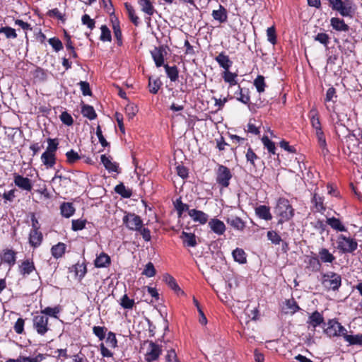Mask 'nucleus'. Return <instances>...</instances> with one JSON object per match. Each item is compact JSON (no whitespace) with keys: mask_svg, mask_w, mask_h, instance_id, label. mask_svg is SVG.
<instances>
[{"mask_svg":"<svg viewBox=\"0 0 362 362\" xmlns=\"http://www.w3.org/2000/svg\"><path fill=\"white\" fill-rule=\"evenodd\" d=\"M274 211L279 218L278 223L280 224L288 221L294 216V209L290 202L284 197H281L277 200Z\"/></svg>","mask_w":362,"mask_h":362,"instance_id":"obj_1","label":"nucleus"},{"mask_svg":"<svg viewBox=\"0 0 362 362\" xmlns=\"http://www.w3.org/2000/svg\"><path fill=\"white\" fill-rule=\"evenodd\" d=\"M337 248L344 254L352 253L358 248V243L356 239L351 237H346L343 234L337 236Z\"/></svg>","mask_w":362,"mask_h":362,"instance_id":"obj_2","label":"nucleus"},{"mask_svg":"<svg viewBox=\"0 0 362 362\" xmlns=\"http://www.w3.org/2000/svg\"><path fill=\"white\" fill-rule=\"evenodd\" d=\"M232 177V173L228 168L223 165H218L216 172V181L218 185L222 188L228 187Z\"/></svg>","mask_w":362,"mask_h":362,"instance_id":"obj_3","label":"nucleus"},{"mask_svg":"<svg viewBox=\"0 0 362 362\" xmlns=\"http://www.w3.org/2000/svg\"><path fill=\"white\" fill-rule=\"evenodd\" d=\"M346 328L336 320H329L327 327L324 329V332L329 337H343L346 334Z\"/></svg>","mask_w":362,"mask_h":362,"instance_id":"obj_4","label":"nucleus"},{"mask_svg":"<svg viewBox=\"0 0 362 362\" xmlns=\"http://www.w3.org/2000/svg\"><path fill=\"white\" fill-rule=\"evenodd\" d=\"M33 328L40 335H45L49 330V318L42 314L34 316L33 319Z\"/></svg>","mask_w":362,"mask_h":362,"instance_id":"obj_5","label":"nucleus"},{"mask_svg":"<svg viewBox=\"0 0 362 362\" xmlns=\"http://www.w3.org/2000/svg\"><path fill=\"white\" fill-rule=\"evenodd\" d=\"M145 344H148L144 358L147 362H153L158 359L162 354V348L159 344L152 341H146Z\"/></svg>","mask_w":362,"mask_h":362,"instance_id":"obj_6","label":"nucleus"},{"mask_svg":"<svg viewBox=\"0 0 362 362\" xmlns=\"http://www.w3.org/2000/svg\"><path fill=\"white\" fill-rule=\"evenodd\" d=\"M323 284L326 288L337 291L341 286V276L334 272H329L323 275Z\"/></svg>","mask_w":362,"mask_h":362,"instance_id":"obj_7","label":"nucleus"},{"mask_svg":"<svg viewBox=\"0 0 362 362\" xmlns=\"http://www.w3.org/2000/svg\"><path fill=\"white\" fill-rule=\"evenodd\" d=\"M123 223L131 230H139L143 226L141 217L135 214L128 213L123 217Z\"/></svg>","mask_w":362,"mask_h":362,"instance_id":"obj_8","label":"nucleus"},{"mask_svg":"<svg viewBox=\"0 0 362 362\" xmlns=\"http://www.w3.org/2000/svg\"><path fill=\"white\" fill-rule=\"evenodd\" d=\"M13 182L16 186L23 190L30 192L33 188L31 180L17 173L13 174Z\"/></svg>","mask_w":362,"mask_h":362,"instance_id":"obj_9","label":"nucleus"},{"mask_svg":"<svg viewBox=\"0 0 362 362\" xmlns=\"http://www.w3.org/2000/svg\"><path fill=\"white\" fill-rule=\"evenodd\" d=\"M330 25L333 30L337 32H348L349 26L345 23L344 20L338 17H332L330 19Z\"/></svg>","mask_w":362,"mask_h":362,"instance_id":"obj_10","label":"nucleus"},{"mask_svg":"<svg viewBox=\"0 0 362 362\" xmlns=\"http://www.w3.org/2000/svg\"><path fill=\"white\" fill-rule=\"evenodd\" d=\"M137 2L141 11L149 16L146 19L150 21V17L156 13L153 2L151 0H137Z\"/></svg>","mask_w":362,"mask_h":362,"instance_id":"obj_11","label":"nucleus"},{"mask_svg":"<svg viewBox=\"0 0 362 362\" xmlns=\"http://www.w3.org/2000/svg\"><path fill=\"white\" fill-rule=\"evenodd\" d=\"M307 324L308 327H312L315 329L317 326L325 323L323 315L318 311H315L308 317Z\"/></svg>","mask_w":362,"mask_h":362,"instance_id":"obj_12","label":"nucleus"},{"mask_svg":"<svg viewBox=\"0 0 362 362\" xmlns=\"http://www.w3.org/2000/svg\"><path fill=\"white\" fill-rule=\"evenodd\" d=\"M164 52L165 50L163 47H154L153 50L151 51V54L152 58L155 62V64L157 67H160L162 66H164Z\"/></svg>","mask_w":362,"mask_h":362,"instance_id":"obj_13","label":"nucleus"},{"mask_svg":"<svg viewBox=\"0 0 362 362\" xmlns=\"http://www.w3.org/2000/svg\"><path fill=\"white\" fill-rule=\"evenodd\" d=\"M43 235L40 230H30L29 233L28 242L33 248L38 247L42 243Z\"/></svg>","mask_w":362,"mask_h":362,"instance_id":"obj_14","label":"nucleus"},{"mask_svg":"<svg viewBox=\"0 0 362 362\" xmlns=\"http://www.w3.org/2000/svg\"><path fill=\"white\" fill-rule=\"evenodd\" d=\"M189 216L194 222L200 224H205L209 219V216L202 211L191 209L189 211Z\"/></svg>","mask_w":362,"mask_h":362,"instance_id":"obj_15","label":"nucleus"},{"mask_svg":"<svg viewBox=\"0 0 362 362\" xmlns=\"http://www.w3.org/2000/svg\"><path fill=\"white\" fill-rule=\"evenodd\" d=\"M211 230L217 235H223L226 231L224 223L219 219L212 218L209 222Z\"/></svg>","mask_w":362,"mask_h":362,"instance_id":"obj_16","label":"nucleus"},{"mask_svg":"<svg viewBox=\"0 0 362 362\" xmlns=\"http://www.w3.org/2000/svg\"><path fill=\"white\" fill-rule=\"evenodd\" d=\"M1 262L13 266L16 262V253L12 250H5L1 255Z\"/></svg>","mask_w":362,"mask_h":362,"instance_id":"obj_17","label":"nucleus"},{"mask_svg":"<svg viewBox=\"0 0 362 362\" xmlns=\"http://www.w3.org/2000/svg\"><path fill=\"white\" fill-rule=\"evenodd\" d=\"M180 238L185 247H194L197 245L196 235L194 233L182 231Z\"/></svg>","mask_w":362,"mask_h":362,"instance_id":"obj_18","label":"nucleus"},{"mask_svg":"<svg viewBox=\"0 0 362 362\" xmlns=\"http://www.w3.org/2000/svg\"><path fill=\"white\" fill-rule=\"evenodd\" d=\"M35 269L34 262L30 259H25L19 265V272L24 276L29 275Z\"/></svg>","mask_w":362,"mask_h":362,"instance_id":"obj_19","label":"nucleus"},{"mask_svg":"<svg viewBox=\"0 0 362 362\" xmlns=\"http://www.w3.org/2000/svg\"><path fill=\"white\" fill-rule=\"evenodd\" d=\"M255 214L262 219L265 221H270L272 219V216L270 212V208L265 205H259L255 208Z\"/></svg>","mask_w":362,"mask_h":362,"instance_id":"obj_20","label":"nucleus"},{"mask_svg":"<svg viewBox=\"0 0 362 362\" xmlns=\"http://www.w3.org/2000/svg\"><path fill=\"white\" fill-rule=\"evenodd\" d=\"M212 17L214 20L218 21L221 23L227 21L228 14L225 7L222 5L218 6V9L214 10L211 13Z\"/></svg>","mask_w":362,"mask_h":362,"instance_id":"obj_21","label":"nucleus"},{"mask_svg":"<svg viewBox=\"0 0 362 362\" xmlns=\"http://www.w3.org/2000/svg\"><path fill=\"white\" fill-rule=\"evenodd\" d=\"M215 60L224 71L228 70L233 64V62L230 59L229 57L223 52L216 56Z\"/></svg>","mask_w":362,"mask_h":362,"instance_id":"obj_22","label":"nucleus"},{"mask_svg":"<svg viewBox=\"0 0 362 362\" xmlns=\"http://www.w3.org/2000/svg\"><path fill=\"white\" fill-rule=\"evenodd\" d=\"M311 203L313 204L317 212L323 214L326 210L324 204V198L315 192L313 194Z\"/></svg>","mask_w":362,"mask_h":362,"instance_id":"obj_23","label":"nucleus"},{"mask_svg":"<svg viewBox=\"0 0 362 362\" xmlns=\"http://www.w3.org/2000/svg\"><path fill=\"white\" fill-rule=\"evenodd\" d=\"M226 222L232 228L237 230L243 231L245 228V223L238 216H230L227 218Z\"/></svg>","mask_w":362,"mask_h":362,"instance_id":"obj_24","label":"nucleus"},{"mask_svg":"<svg viewBox=\"0 0 362 362\" xmlns=\"http://www.w3.org/2000/svg\"><path fill=\"white\" fill-rule=\"evenodd\" d=\"M238 90L235 93L236 99L243 104H249L250 101L249 90L247 88H243L240 86H238Z\"/></svg>","mask_w":362,"mask_h":362,"instance_id":"obj_25","label":"nucleus"},{"mask_svg":"<svg viewBox=\"0 0 362 362\" xmlns=\"http://www.w3.org/2000/svg\"><path fill=\"white\" fill-rule=\"evenodd\" d=\"M111 263L110 256L105 253L102 252L95 259L94 264L95 267L103 268L107 267Z\"/></svg>","mask_w":362,"mask_h":362,"instance_id":"obj_26","label":"nucleus"},{"mask_svg":"<svg viewBox=\"0 0 362 362\" xmlns=\"http://www.w3.org/2000/svg\"><path fill=\"white\" fill-rule=\"evenodd\" d=\"M41 161L47 168H51L56 163V154L45 151L41 156Z\"/></svg>","mask_w":362,"mask_h":362,"instance_id":"obj_27","label":"nucleus"},{"mask_svg":"<svg viewBox=\"0 0 362 362\" xmlns=\"http://www.w3.org/2000/svg\"><path fill=\"white\" fill-rule=\"evenodd\" d=\"M326 222L332 229L337 231L345 232L347 230L346 228L339 218L335 217L328 218Z\"/></svg>","mask_w":362,"mask_h":362,"instance_id":"obj_28","label":"nucleus"},{"mask_svg":"<svg viewBox=\"0 0 362 362\" xmlns=\"http://www.w3.org/2000/svg\"><path fill=\"white\" fill-rule=\"evenodd\" d=\"M101 163L103 164L105 168L110 172L118 173L119 165L117 163L112 162L110 158L107 157L105 155H101L100 156Z\"/></svg>","mask_w":362,"mask_h":362,"instance_id":"obj_29","label":"nucleus"},{"mask_svg":"<svg viewBox=\"0 0 362 362\" xmlns=\"http://www.w3.org/2000/svg\"><path fill=\"white\" fill-rule=\"evenodd\" d=\"M309 117L310 118L311 125L315 129V130H320L322 129V126L317 110L313 108L309 112Z\"/></svg>","mask_w":362,"mask_h":362,"instance_id":"obj_30","label":"nucleus"},{"mask_svg":"<svg viewBox=\"0 0 362 362\" xmlns=\"http://www.w3.org/2000/svg\"><path fill=\"white\" fill-rule=\"evenodd\" d=\"M61 214L66 218L71 217L75 212V208L72 203L64 202L60 206Z\"/></svg>","mask_w":362,"mask_h":362,"instance_id":"obj_31","label":"nucleus"},{"mask_svg":"<svg viewBox=\"0 0 362 362\" xmlns=\"http://www.w3.org/2000/svg\"><path fill=\"white\" fill-rule=\"evenodd\" d=\"M343 337L349 343V345H359L362 346V334L349 335L347 334L346 331Z\"/></svg>","mask_w":362,"mask_h":362,"instance_id":"obj_32","label":"nucleus"},{"mask_svg":"<svg viewBox=\"0 0 362 362\" xmlns=\"http://www.w3.org/2000/svg\"><path fill=\"white\" fill-rule=\"evenodd\" d=\"M222 77L226 83H229L230 86H235L238 83V74L230 71L229 69L223 72Z\"/></svg>","mask_w":362,"mask_h":362,"instance_id":"obj_33","label":"nucleus"},{"mask_svg":"<svg viewBox=\"0 0 362 362\" xmlns=\"http://www.w3.org/2000/svg\"><path fill=\"white\" fill-rule=\"evenodd\" d=\"M315 134L317 138L318 144L322 148V153L326 155L329 151L327 148L326 139L322 129L315 131Z\"/></svg>","mask_w":362,"mask_h":362,"instance_id":"obj_34","label":"nucleus"},{"mask_svg":"<svg viewBox=\"0 0 362 362\" xmlns=\"http://www.w3.org/2000/svg\"><path fill=\"white\" fill-rule=\"evenodd\" d=\"M164 68L168 77L171 81H176L179 76L178 69L176 66H170L168 64H165Z\"/></svg>","mask_w":362,"mask_h":362,"instance_id":"obj_35","label":"nucleus"},{"mask_svg":"<svg viewBox=\"0 0 362 362\" xmlns=\"http://www.w3.org/2000/svg\"><path fill=\"white\" fill-rule=\"evenodd\" d=\"M66 250L65 244L62 243H59L58 244L54 245L51 248L52 255L54 257L58 259L62 257L64 254Z\"/></svg>","mask_w":362,"mask_h":362,"instance_id":"obj_36","label":"nucleus"},{"mask_svg":"<svg viewBox=\"0 0 362 362\" xmlns=\"http://www.w3.org/2000/svg\"><path fill=\"white\" fill-rule=\"evenodd\" d=\"M319 255L320 260L325 263H332L335 259V257L326 248H322L319 251Z\"/></svg>","mask_w":362,"mask_h":362,"instance_id":"obj_37","label":"nucleus"},{"mask_svg":"<svg viewBox=\"0 0 362 362\" xmlns=\"http://www.w3.org/2000/svg\"><path fill=\"white\" fill-rule=\"evenodd\" d=\"M233 257L235 262L240 264H244L246 262V254L245 251L241 248H236L233 251Z\"/></svg>","mask_w":362,"mask_h":362,"instance_id":"obj_38","label":"nucleus"},{"mask_svg":"<svg viewBox=\"0 0 362 362\" xmlns=\"http://www.w3.org/2000/svg\"><path fill=\"white\" fill-rule=\"evenodd\" d=\"M115 191L118 194L124 198H129L132 195V192L130 189L127 188L123 183H120L115 186Z\"/></svg>","mask_w":362,"mask_h":362,"instance_id":"obj_39","label":"nucleus"},{"mask_svg":"<svg viewBox=\"0 0 362 362\" xmlns=\"http://www.w3.org/2000/svg\"><path fill=\"white\" fill-rule=\"evenodd\" d=\"M125 8L127 9L128 16L131 21L133 23V24L136 26H137L139 24V18L136 15L135 11L133 8V6L129 4V3L124 4Z\"/></svg>","mask_w":362,"mask_h":362,"instance_id":"obj_40","label":"nucleus"},{"mask_svg":"<svg viewBox=\"0 0 362 362\" xmlns=\"http://www.w3.org/2000/svg\"><path fill=\"white\" fill-rule=\"evenodd\" d=\"M60 311L61 310L59 306H55L54 308L47 307L40 311V314L47 317L50 316L54 318H58V315Z\"/></svg>","mask_w":362,"mask_h":362,"instance_id":"obj_41","label":"nucleus"},{"mask_svg":"<svg viewBox=\"0 0 362 362\" xmlns=\"http://www.w3.org/2000/svg\"><path fill=\"white\" fill-rule=\"evenodd\" d=\"M286 305V313L294 314L300 310L299 306L294 299H288L285 302Z\"/></svg>","mask_w":362,"mask_h":362,"instance_id":"obj_42","label":"nucleus"},{"mask_svg":"<svg viewBox=\"0 0 362 362\" xmlns=\"http://www.w3.org/2000/svg\"><path fill=\"white\" fill-rule=\"evenodd\" d=\"M81 112L84 117L90 120L95 119L97 117V114L95 113L94 108L89 105H84L82 107Z\"/></svg>","mask_w":362,"mask_h":362,"instance_id":"obj_43","label":"nucleus"},{"mask_svg":"<svg viewBox=\"0 0 362 362\" xmlns=\"http://www.w3.org/2000/svg\"><path fill=\"white\" fill-rule=\"evenodd\" d=\"M162 83L159 78L152 79L151 77L148 78V88L150 93L156 94L159 90Z\"/></svg>","mask_w":362,"mask_h":362,"instance_id":"obj_44","label":"nucleus"},{"mask_svg":"<svg viewBox=\"0 0 362 362\" xmlns=\"http://www.w3.org/2000/svg\"><path fill=\"white\" fill-rule=\"evenodd\" d=\"M253 83L258 93H261L265 90L267 85L264 81V77L263 76L258 75L257 78L254 80Z\"/></svg>","mask_w":362,"mask_h":362,"instance_id":"obj_45","label":"nucleus"},{"mask_svg":"<svg viewBox=\"0 0 362 362\" xmlns=\"http://www.w3.org/2000/svg\"><path fill=\"white\" fill-rule=\"evenodd\" d=\"M74 272L76 276H77L80 280L82 279L87 273V268L86 264L84 262L76 263L74 265Z\"/></svg>","mask_w":362,"mask_h":362,"instance_id":"obj_46","label":"nucleus"},{"mask_svg":"<svg viewBox=\"0 0 362 362\" xmlns=\"http://www.w3.org/2000/svg\"><path fill=\"white\" fill-rule=\"evenodd\" d=\"M134 300L130 299L127 294H124L120 299L119 305L124 309L131 310L134 306Z\"/></svg>","mask_w":362,"mask_h":362,"instance_id":"obj_47","label":"nucleus"},{"mask_svg":"<svg viewBox=\"0 0 362 362\" xmlns=\"http://www.w3.org/2000/svg\"><path fill=\"white\" fill-rule=\"evenodd\" d=\"M163 281L175 291H180L179 286L177 285L175 279L168 274L163 275Z\"/></svg>","mask_w":362,"mask_h":362,"instance_id":"obj_48","label":"nucleus"},{"mask_svg":"<svg viewBox=\"0 0 362 362\" xmlns=\"http://www.w3.org/2000/svg\"><path fill=\"white\" fill-rule=\"evenodd\" d=\"M262 142L268 151L272 154H276V146L274 142L271 141L267 136L262 138Z\"/></svg>","mask_w":362,"mask_h":362,"instance_id":"obj_49","label":"nucleus"},{"mask_svg":"<svg viewBox=\"0 0 362 362\" xmlns=\"http://www.w3.org/2000/svg\"><path fill=\"white\" fill-rule=\"evenodd\" d=\"M47 141L48 145H47V147L45 151L56 154V151H57V150L58 148V146H59L58 139L48 138L47 139Z\"/></svg>","mask_w":362,"mask_h":362,"instance_id":"obj_50","label":"nucleus"},{"mask_svg":"<svg viewBox=\"0 0 362 362\" xmlns=\"http://www.w3.org/2000/svg\"><path fill=\"white\" fill-rule=\"evenodd\" d=\"M175 209L178 214L179 217L182 216L184 211H187L189 212V206L187 204L182 203L181 199H177L175 203Z\"/></svg>","mask_w":362,"mask_h":362,"instance_id":"obj_51","label":"nucleus"},{"mask_svg":"<svg viewBox=\"0 0 362 362\" xmlns=\"http://www.w3.org/2000/svg\"><path fill=\"white\" fill-rule=\"evenodd\" d=\"M0 33H4L7 39H16L17 37L16 30L9 26L1 28Z\"/></svg>","mask_w":362,"mask_h":362,"instance_id":"obj_52","label":"nucleus"},{"mask_svg":"<svg viewBox=\"0 0 362 362\" xmlns=\"http://www.w3.org/2000/svg\"><path fill=\"white\" fill-rule=\"evenodd\" d=\"M66 161L69 164H74L81 159V156H79V154L73 149L66 153Z\"/></svg>","mask_w":362,"mask_h":362,"instance_id":"obj_53","label":"nucleus"},{"mask_svg":"<svg viewBox=\"0 0 362 362\" xmlns=\"http://www.w3.org/2000/svg\"><path fill=\"white\" fill-rule=\"evenodd\" d=\"M112 29L114 35L117 40L118 45L122 44V32L119 27V21L116 19L115 21H112Z\"/></svg>","mask_w":362,"mask_h":362,"instance_id":"obj_54","label":"nucleus"},{"mask_svg":"<svg viewBox=\"0 0 362 362\" xmlns=\"http://www.w3.org/2000/svg\"><path fill=\"white\" fill-rule=\"evenodd\" d=\"M107 329L105 327L94 326L93 327V333L100 339L103 340L105 337Z\"/></svg>","mask_w":362,"mask_h":362,"instance_id":"obj_55","label":"nucleus"},{"mask_svg":"<svg viewBox=\"0 0 362 362\" xmlns=\"http://www.w3.org/2000/svg\"><path fill=\"white\" fill-rule=\"evenodd\" d=\"M101 35L100 37V40L103 42H110L111 41V32L110 29L105 25H103L100 28Z\"/></svg>","mask_w":362,"mask_h":362,"instance_id":"obj_56","label":"nucleus"},{"mask_svg":"<svg viewBox=\"0 0 362 362\" xmlns=\"http://www.w3.org/2000/svg\"><path fill=\"white\" fill-rule=\"evenodd\" d=\"M138 110H138L137 106L135 105L134 103H129L125 107L126 115L129 117V119H133V117L138 112Z\"/></svg>","mask_w":362,"mask_h":362,"instance_id":"obj_57","label":"nucleus"},{"mask_svg":"<svg viewBox=\"0 0 362 362\" xmlns=\"http://www.w3.org/2000/svg\"><path fill=\"white\" fill-rule=\"evenodd\" d=\"M86 222L84 219H74L71 221V229L74 231L81 230L86 227Z\"/></svg>","mask_w":362,"mask_h":362,"instance_id":"obj_58","label":"nucleus"},{"mask_svg":"<svg viewBox=\"0 0 362 362\" xmlns=\"http://www.w3.org/2000/svg\"><path fill=\"white\" fill-rule=\"evenodd\" d=\"M314 40L322 44L325 47H327L329 43V36L325 33H318L314 37Z\"/></svg>","mask_w":362,"mask_h":362,"instance_id":"obj_59","label":"nucleus"},{"mask_svg":"<svg viewBox=\"0 0 362 362\" xmlns=\"http://www.w3.org/2000/svg\"><path fill=\"white\" fill-rule=\"evenodd\" d=\"M267 236L268 240L275 245H279L282 240L281 236L274 230L268 231Z\"/></svg>","mask_w":362,"mask_h":362,"instance_id":"obj_60","label":"nucleus"},{"mask_svg":"<svg viewBox=\"0 0 362 362\" xmlns=\"http://www.w3.org/2000/svg\"><path fill=\"white\" fill-rule=\"evenodd\" d=\"M82 24L86 25L88 28L92 30L95 28V21L92 19L89 15L84 14L81 18Z\"/></svg>","mask_w":362,"mask_h":362,"instance_id":"obj_61","label":"nucleus"},{"mask_svg":"<svg viewBox=\"0 0 362 362\" xmlns=\"http://www.w3.org/2000/svg\"><path fill=\"white\" fill-rule=\"evenodd\" d=\"M106 343L108 344V345L111 347V348H116L117 347V339L116 338V335L114 332L110 331L108 333H107V339H106Z\"/></svg>","mask_w":362,"mask_h":362,"instance_id":"obj_62","label":"nucleus"},{"mask_svg":"<svg viewBox=\"0 0 362 362\" xmlns=\"http://www.w3.org/2000/svg\"><path fill=\"white\" fill-rule=\"evenodd\" d=\"M48 42L56 52H59L63 48L62 42L59 38L52 37L49 39Z\"/></svg>","mask_w":362,"mask_h":362,"instance_id":"obj_63","label":"nucleus"},{"mask_svg":"<svg viewBox=\"0 0 362 362\" xmlns=\"http://www.w3.org/2000/svg\"><path fill=\"white\" fill-rule=\"evenodd\" d=\"M308 264L313 271H319L321 267L320 259L316 257H310L308 259Z\"/></svg>","mask_w":362,"mask_h":362,"instance_id":"obj_64","label":"nucleus"}]
</instances>
